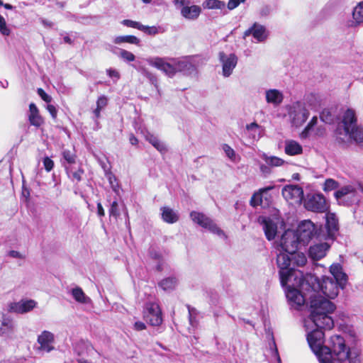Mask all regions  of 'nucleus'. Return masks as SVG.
<instances>
[{
	"label": "nucleus",
	"mask_w": 363,
	"mask_h": 363,
	"mask_svg": "<svg viewBox=\"0 0 363 363\" xmlns=\"http://www.w3.org/2000/svg\"><path fill=\"white\" fill-rule=\"evenodd\" d=\"M335 304L320 296H313L310 301L309 317L304 321V327L307 332L308 343L319 359V356L328 352L324 345V333L321 329L330 330L334 322L330 315L335 311Z\"/></svg>",
	"instance_id": "nucleus-1"
},
{
	"label": "nucleus",
	"mask_w": 363,
	"mask_h": 363,
	"mask_svg": "<svg viewBox=\"0 0 363 363\" xmlns=\"http://www.w3.org/2000/svg\"><path fill=\"white\" fill-rule=\"evenodd\" d=\"M335 134L337 139L342 142L354 141L363 146V128L357 125L355 112L352 109H347L344 113Z\"/></svg>",
	"instance_id": "nucleus-2"
},
{
	"label": "nucleus",
	"mask_w": 363,
	"mask_h": 363,
	"mask_svg": "<svg viewBox=\"0 0 363 363\" xmlns=\"http://www.w3.org/2000/svg\"><path fill=\"white\" fill-rule=\"evenodd\" d=\"M326 347L328 352L324 355L319 356L320 363H345L348 360L350 363H355L350 356V349L345 345V340L340 335H333L328 340Z\"/></svg>",
	"instance_id": "nucleus-3"
},
{
	"label": "nucleus",
	"mask_w": 363,
	"mask_h": 363,
	"mask_svg": "<svg viewBox=\"0 0 363 363\" xmlns=\"http://www.w3.org/2000/svg\"><path fill=\"white\" fill-rule=\"evenodd\" d=\"M299 242L294 230H288L284 232L278 242L279 254L277 257V263L280 269L281 276H285L288 272L286 267L290 264V255L297 250Z\"/></svg>",
	"instance_id": "nucleus-4"
},
{
	"label": "nucleus",
	"mask_w": 363,
	"mask_h": 363,
	"mask_svg": "<svg viewBox=\"0 0 363 363\" xmlns=\"http://www.w3.org/2000/svg\"><path fill=\"white\" fill-rule=\"evenodd\" d=\"M309 284H313L312 286H311L313 294L310 296V300L313 296H316L330 301L329 299H333L337 296L340 288L337 282L328 277H323L321 279H318L313 275L308 274L305 286H308Z\"/></svg>",
	"instance_id": "nucleus-5"
},
{
	"label": "nucleus",
	"mask_w": 363,
	"mask_h": 363,
	"mask_svg": "<svg viewBox=\"0 0 363 363\" xmlns=\"http://www.w3.org/2000/svg\"><path fill=\"white\" fill-rule=\"evenodd\" d=\"M289 254L290 255V264L286 267L288 272L283 277L279 272L281 285H286L289 282H291L292 279H294V283H292L293 285H300L303 289H304L306 277H303L302 272L294 269V266H304L307 262V258L303 252L295 251V252Z\"/></svg>",
	"instance_id": "nucleus-6"
},
{
	"label": "nucleus",
	"mask_w": 363,
	"mask_h": 363,
	"mask_svg": "<svg viewBox=\"0 0 363 363\" xmlns=\"http://www.w3.org/2000/svg\"><path fill=\"white\" fill-rule=\"evenodd\" d=\"M258 222L262 225L265 236L269 240L274 239L278 227L283 225V220L280 218L277 210H274L271 216H259Z\"/></svg>",
	"instance_id": "nucleus-7"
},
{
	"label": "nucleus",
	"mask_w": 363,
	"mask_h": 363,
	"mask_svg": "<svg viewBox=\"0 0 363 363\" xmlns=\"http://www.w3.org/2000/svg\"><path fill=\"white\" fill-rule=\"evenodd\" d=\"M362 191L359 185L347 184L336 191L335 197L339 203L350 205L359 201V193Z\"/></svg>",
	"instance_id": "nucleus-8"
},
{
	"label": "nucleus",
	"mask_w": 363,
	"mask_h": 363,
	"mask_svg": "<svg viewBox=\"0 0 363 363\" xmlns=\"http://www.w3.org/2000/svg\"><path fill=\"white\" fill-rule=\"evenodd\" d=\"M292 283H294V279H292L291 282H289L285 285H288L286 296L291 306L296 309H298L304 305L306 298L305 296L303 295L296 287H299L301 290H309L311 285L309 284L308 286H304V289H303L300 285H293Z\"/></svg>",
	"instance_id": "nucleus-9"
},
{
	"label": "nucleus",
	"mask_w": 363,
	"mask_h": 363,
	"mask_svg": "<svg viewBox=\"0 0 363 363\" xmlns=\"http://www.w3.org/2000/svg\"><path fill=\"white\" fill-rule=\"evenodd\" d=\"M190 217L194 223H196L203 228H205L220 237L225 236L223 231L216 225V223L203 213L192 211L190 213Z\"/></svg>",
	"instance_id": "nucleus-10"
},
{
	"label": "nucleus",
	"mask_w": 363,
	"mask_h": 363,
	"mask_svg": "<svg viewBox=\"0 0 363 363\" xmlns=\"http://www.w3.org/2000/svg\"><path fill=\"white\" fill-rule=\"evenodd\" d=\"M289 116L291 123L294 126L299 127L307 120L309 112L304 104L296 102L289 107Z\"/></svg>",
	"instance_id": "nucleus-11"
},
{
	"label": "nucleus",
	"mask_w": 363,
	"mask_h": 363,
	"mask_svg": "<svg viewBox=\"0 0 363 363\" xmlns=\"http://www.w3.org/2000/svg\"><path fill=\"white\" fill-rule=\"evenodd\" d=\"M149 65L155 67L169 77L175 75L173 58L150 57L146 59Z\"/></svg>",
	"instance_id": "nucleus-12"
},
{
	"label": "nucleus",
	"mask_w": 363,
	"mask_h": 363,
	"mask_svg": "<svg viewBox=\"0 0 363 363\" xmlns=\"http://www.w3.org/2000/svg\"><path fill=\"white\" fill-rule=\"evenodd\" d=\"M218 60L222 67V75L225 78L229 77L237 66L238 62L237 55L235 53L222 51L218 53Z\"/></svg>",
	"instance_id": "nucleus-13"
},
{
	"label": "nucleus",
	"mask_w": 363,
	"mask_h": 363,
	"mask_svg": "<svg viewBox=\"0 0 363 363\" xmlns=\"http://www.w3.org/2000/svg\"><path fill=\"white\" fill-rule=\"evenodd\" d=\"M175 6L180 9L182 16L188 20H196L201 13V8L197 5H190L188 0H173Z\"/></svg>",
	"instance_id": "nucleus-14"
},
{
	"label": "nucleus",
	"mask_w": 363,
	"mask_h": 363,
	"mask_svg": "<svg viewBox=\"0 0 363 363\" xmlns=\"http://www.w3.org/2000/svg\"><path fill=\"white\" fill-rule=\"evenodd\" d=\"M144 318L152 326H159L162 323V311L157 303L150 302L145 306Z\"/></svg>",
	"instance_id": "nucleus-15"
},
{
	"label": "nucleus",
	"mask_w": 363,
	"mask_h": 363,
	"mask_svg": "<svg viewBox=\"0 0 363 363\" xmlns=\"http://www.w3.org/2000/svg\"><path fill=\"white\" fill-rule=\"evenodd\" d=\"M306 208L313 212H325L328 209L325 198L320 194L308 196L304 204Z\"/></svg>",
	"instance_id": "nucleus-16"
},
{
	"label": "nucleus",
	"mask_w": 363,
	"mask_h": 363,
	"mask_svg": "<svg viewBox=\"0 0 363 363\" xmlns=\"http://www.w3.org/2000/svg\"><path fill=\"white\" fill-rule=\"evenodd\" d=\"M294 232L297 235L299 242L306 245L314 235L315 225L311 220H303Z\"/></svg>",
	"instance_id": "nucleus-17"
},
{
	"label": "nucleus",
	"mask_w": 363,
	"mask_h": 363,
	"mask_svg": "<svg viewBox=\"0 0 363 363\" xmlns=\"http://www.w3.org/2000/svg\"><path fill=\"white\" fill-rule=\"evenodd\" d=\"M250 35L253 37L255 43H264L269 37V31L264 26L255 22L243 33L244 38Z\"/></svg>",
	"instance_id": "nucleus-18"
},
{
	"label": "nucleus",
	"mask_w": 363,
	"mask_h": 363,
	"mask_svg": "<svg viewBox=\"0 0 363 363\" xmlns=\"http://www.w3.org/2000/svg\"><path fill=\"white\" fill-rule=\"evenodd\" d=\"M282 196L289 203L299 204L303 198V191L298 185H286L282 189Z\"/></svg>",
	"instance_id": "nucleus-19"
},
{
	"label": "nucleus",
	"mask_w": 363,
	"mask_h": 363,
	"mask_svg": "<svg viewBox=\"0 0 363 363\" xmlns=\"http://www.w3.org/2000/svg\"><path fill=\"white\" fill-rule=\"evenodd\" d=\"M37 302L33 299H22L18 302H10L7 305L9 312L23 314L33 310Z\"/></svg>",
	"instance_id": "nucleus-20"
},
{
	"label": "nucleus",
	"mask_w": 363,
	"mask_h": 363,
	"mask_svg": "<svg viewBox=\"0 0 363 363\" xmlns=\"http://www.w3.org/2000/svg\"><path fill=\"white\" fill-rule=\"evenodd\" d=\"M38 349L45 352H50L55 349V335L52 333L44 330L38 337Z\"/></svg>",
	"instance_id": "nucleus-21"
},
{
	"label": "nucleus",
	"mask_w": 363,
	"mask_h": 363,
	"mask_svg": "<svg viewBox=\"0 0 363 363\" xmlns=\"http://www.w3.org/2000/svg\"><path fill=\"white\" fill-rule=\"evenodd\" d=\"M330 272L340 287L344 289L347 281V276L343 272L342 266L340 264H333L330 267Z\"/></svg>",
	"instance_id": "nucleus-22"
},
{
	"label": "nucleus",
	"mask_w": 363,
	"mask_h": 363,
	"mask_svg": "<svg viewBox=\"0 0 363 363\" xmlns=\"http://www.w3.org/2000/svg\"><path fill=\"white\" fill-rule=\"evenodd\" d=\"M266 102L276 107L284 101L283 92L277 89H269L264 92Z\"/></svg>",
	"instance_id": "nucleus-23"
},
{
	"label": "nucleus",
	"mask_w": 363,
	"mask_h": 363,
	"mask_svg": "<svg viewBox=\"0 0 363 363\" xmlns=\"http://www.w3.org/2000/svg\"><path fill=\"white\" fill-rule=\"evenodd\" d=\"M329 248L330 245L326 242L315 244L309 248V257L313 260L320 259L326 255Z\"/></svg>",
	"instance_id": "nucleus-24"
},
{
	"label": "nucleus",
	"mask_w": 363,
	"mask_h": 363,
	"mask_svg": "<svg viewBox=\"0 0 363 363\" xmlns=\"http://www.w3.org/2000/svg\"><path fill=\"white\" fill-rule=\"evenodd\" d=\"M263 128L256 122L247 124L245 129V135L252 140H258L263 135Z\"/></svg>",
	"instance_id": "nucleus-25"
},
{
	"label": "nucleus",
	"mask_w": 363,
	"mask_h": 363,
	"mask_svg": "<svg viewBox=\"0 0 363 363\" xmlns=\"http://www.w3.org/2000/svg\"><path fill=\"white\" fill-rule=\"evenodd\" d=\"M274 189V186H269L262 189L259 192L254 194L251 199V204L253 206H265L268 204L267 202V191Z\"/></svg>",
	"instance_id": "nucleus-26"
},
{
	"label": "nucleus",
	"mask_w": 363,
	"mask_h": 363,
	"mask_svg": "<svg viewBox=\"0 0 363 363\" xmlns=\"http://www.w3.org/2000/svg\"><path fill=\"white\" fill-rule=\"evenodd\" d=\"M303 152L301 145L294 140H286L284 141V152L289 156L301 155Z\"/></svg>",
	"instance_id": "nucleus-27"
},
{
	"label": "nucleus",
	"mask_w": 363,
	"mask_h": 363,
	"mask_svg": "<svg viewBox=\"0 0 363 363\" xmlns=\"http://www.w3.org/2000/svg\"><path fill=\"white\" fill-rule=\"evenodd\" d=\"M28 120L30 123L35 127H40L44 123V120L40 115L38 108L33 103L29 106Z\"/></svg>",
	"instance_id": "nucleus-28"
},
{
	"label": "nucleus",
	"mask_w": 363,
	"mask_h": 363,
	"mask_svg": "<svg viewBox=\"0 0 363 363\" xmlns=\"http://www.w3.org/2000/svg\"><path fill=\"white\" fill-rule=\"evenodd\" d=\"M1 322L0 335H9L13 333L15 328V325L11 317L3 314Z\"/></svg>",
	"instance_id": "nucleus-29"
},
{
	"label": "nucleus",
	"mask_w": 363,
	"mask_h": 363,
	"mask_svg": "<svg viewBox=\"0 0 363 363\" xmlns=\"http://www.w3.org/2000/svg\"><path fill=\"white\" fill-rule=\"evenodd\" d=\"M162 219L167 223H174L179 220V214L172 208L164 206L160 208Z\"/></svg>",
	"instance_id": "nucleus-30"
},
{
	"label": "nucleus",
	"mask_w": 363,
	"mask_h": 363,
	"mask_svg": "<svg viewBox=\"0 0 363 363\" xmlns=\"http://www.w3.org/2000/svg\"><path fill=\"white\" fill-rule=\"evenodd\" d=\"M175 74L179 72H187L193 68L188 57L173 58Z\"/></svg>",
	"instance_id": "nucleus-31"
},
{
	"label": "nucleus",
	"mask_w": 363,
	"mask_h": 363,
	"mask_svg": "<svg viewBox=\"0 0 363 363\" xmlns=\"http://www.w3.org/2000/svg\"><path fill=\"white\" fill-rule=\"evenodd\" d=\"M326 228L330 237L333 236L334 233L338 230V221L335 213H328L326 214Z\"/></svg>",
	"instance_id": "nucleus-32"
},
{
	"label": "nucleus",
	"mask_w": 363,
	"mask_h": 363,
	"mask_svg": "<svg viewBox=\"0 0 363 363\" xmlns=\"http://www.w3.org/2000/svg\"><path fill=\"white\" fill-rule=\"evenodd\" d=\"M71 294L74 300L80 303L89 304L91 302V298L87 296L80 287H75L72 289Z\"/></svg>",
	"instance_id": "nucleus-33"
},
{
	"label": "nucleus",
	"mask_w": 363,
	"mask_h": 363,
	"mask_svg": "<svg viewBox=\"0 0 363 363\" xmlns=\"http://www.w3.org/2000/svg\"><path fill=\"white\" fill-rule=\"evenodd\" d=\"M262 158L265 163L271 167H279L286 164V162L283 159L276 156H269L266 154H263Z\"/></svg>",
	"instance_id": "nucleus-34"
},
{
	"label": "nucleus",
	"mask_w": 363,
	"mask_h": 363,
	"mask_svg": "<svg viewBox=\"0 0 363 363\" xmlns=\"http://www.w3.org/2000/svg\"><path fill=\"white\" fill-rule=\"evenodd\" d=\"M113 42L115 44L121 45L122 43H129L133 45H139L140 40L135 35H119L113 38Z\"/></svg>",
	"instance_id": "nucleus-35"
},
{
	"label": "nucleus",
	"mask_w": 363,
	"mask_h": 363,
	"mask_svg": "<svg viewBox=\"0 0 363 363\" xmlns=\"http://www.w3.org/2000/svg\"><path fill=\"white\" fill-rule=\"evenodd\" d=\"M145 139L150 143H151L158 151L162 152L166 150L164 144L162 141H160L157 136L154 135L153 134L147 133L145 135Z\"/></svg>",
	"instance_id": "nucleus-36"
},
{
	"label": "nucleus",
	"mask_w": 363,
	"mask_h": 363,
	"mask_svg": "<svg viewBox=\"0 0 363 363\" xmlns=\"http://www.w3.org/2000/svg\"><path fill=\"white\" fill-rule=\"evenodd\" d=\"M202 6L205 9H220L222 10L225 7V3L220 0H205Z\"/></svg>",
	"instance_id": "nucleus-37"
},
{
	"label": "nucleus",
	"mask_w": 363,
	"mask_h": 363,
	"mask_svg": "<svg viewBox=\"0 0 363 363\" xmlns=\"http://www.w3.org/2000/svg\"><path fill=\"white\" fill-rule=\"evenodd\" d=\"M177 284V281L174 277H168L162 279L159 283V286L164 291H172L175 289Z\"/></svg>",
	"instance_id": "nucleus-38"
},
{
	"label": "nucleus",
	"mask_w": 363,
	"mask_h": 363,
	"mask_svg": "<svg viewBox=\"0 0 363 363\" xmlns=\"http://www.w3.org/2000/svg\"><path fill=\"white\" fill-rule=\"evenodd\" d=\"M352 17L355 23H363V1L359 3L354 9Z\"/></svg>",
	"instance_id": "nucleus-39"
},
{
	"label": "nucleus",
	"mask_w": 363,
	"mask_h": 363,
	"mask_svg": "<svg viewBox=\"0 0 363 363\" xmlns=\"http://www.w3.org/2000/svg\"><path fill=\"white\" fill-rule=\"evenodd\" d=\"M222 150L225 152L226 157H228L232 162H237L238 157L235 150L230 146L227 144H223L222 145Z\"/></svg>",
	"instance_id": "nucleus-40"
},
{
	"label": "nucleus",
	"mask_w": 363,
	"mask_h": 363,
	"mask_svg": "<svg viewBox=\"0 0 363 363\" xmlns=\"http://www.w3.org/2000/svg\"><path fill=\"white\" fill-rule=\"evenodd\" d=\"M317 121H318V118L316 116H314L312 118V119L308 123L307 126L305 128V129L301 133V137L302 138H306L308 137V133L312 129V128L317 123Z\"/></svg>",
	"instance_id": "nucleus-41"
},
{
	"label": "nucleus",
	"mask_w": 363,
	"mask_h": 363,
	"mask_svg": "<svg viewBox=\"0 0 363 363\" xmlns=\"http://www.w3.org/2000/svg\"><path fill=\"white\" fill-rule=\"evenodd\" d=\"M338 186V183L333 179H328L325 181L323 184V190L325 191H330L333 189H335Z\"/></svg>",
	"instance_id": "nucleus-42"
},
{
	"label": "nucleus",
	"mask_w": 363,
	"mask_h": 363,
	"mask_svg": "<svg viewBox=\"0 0 363 363\" xmlns=\"http://www.w3.org/2000/svg\"><path fill=\"white\" fill-rule=\"evenodd\" d=\"M0 33L5 36H8L11 33V29L7 26L5 18L1 15H0Z\"/></svg>",
	"instance_id": "nucleus-43"
},
{
	"label": "nucleus",
	"mask_w": 363,
	"mask_h": 363,
	"mask_svg": "<svg viewBox=\"0 0 363 363\" xmlns=\"http://www.w3.org/2000/svg\"><path fill=\"white\" fill-rule=\"evenodd\" d=\"M120 57L125 62H133L135 60V57L131 52L125 50H121L120 52Z\"/></svg>",
	"instance_id": "nucleus-44"
},
{
	"label": "nucleus",
	"mask_w": 363,
	"mask_h": 363,
	"mask_svg": "<svg viewBox=\"0 0 363 363\" xmlns=\"http://www.w3.org/2000/svg\"><path fill=\"white\" fill-rule=\"evenodd\" d=\"M140 30L148 35H156L159 33V29L156 26H147L141 24Z\"/></svg>",
	"instance_id": "nucleus-45"
},
{
	"label": "nucleus",
	"mask_w": 363,
	"mask_h": 363,
	"mask_svg": "<svg viewBox=\"0 0 363 363\" xmlns=\"http://www.w3.org/2000/svg\"><path fill=\"white\" fill-rule=\"evenodd\" d=\"M121 23L123 26H125L127 27L136 28V29H138V30H140L141 23L140 22L132 21V20L125 19V20L122 21Z\"/></svg>",
	"instance_id": "nucleus-46"
},
{
	"label": "nucleus",
	"mask_w": 363,
	"mask_h": 363,
	"mask_svg": "<svg viewBox=\"0 0 363 363\" xmlns=\"http://www.w3.org/2000/svg\"><path fill=\"white\" fill-rule=\"evenodd\" d=\"M63 157L67 162H69L70 164L74 163V162H75L74 155H73L68 150H65L63 152Z\"/></svg>",
	"instance_id": "nucleus-47"
},
{
	"label": "nucleus",
	"mask_w": 363,
	"mask_h": 363,
	"mask_svg": "<svg viewBox=\"0 0 363 363\" xmlns=\"http://www.w3.org/2000/svg\"><path fill=\"white\" fill-rule=\"evenodd\" d=\"M246 0H229L227 4L229 10L237 8L241 3H244Z\"/></svg>",
	"instance_id": "nucleus-48"
},
{
	"label": "nucleus",
	"mask_w": 363,
	"mask_h": 363,
	"mask_svg": "<svg viewBox=\"0 0 363 363\" xmlns=\"http://www.w3.org/2000/svg\"><path fill=\"white\" fill-rule=\"evenodd\" d=\"M109 213L111 216L117 217L119 215L118 213V202L116 201H114L111 205V208L109 209Z\"/></svg>",
	"instance_id": "nucleus-49"
},
{
	"label": "nucleus",
	"mask_w": 363,
	"mask_h": 363,
	"mask_svg": "<svg viewBox=\"0 0 363 363\" xmlns=\"http://www.w3.org/2000/svg\"><path fill=\"white\" fill-rule=\"evenodd\" d=\"M43 164H44L45 169L48 172L51 171L54 167L53 161L48 157L44 159Z\"/></svg>",
	"instance_id": "nucleus-50"
},
{
	"label": "nucleus",
	"mask_w": 363,
	"mask_h": 363,
	"mask_svg": "<svg viewBox=\"0 0 363 363\" xmlns=\"http://www.w3.org/2000/svg\"><path fill=\"white\" fill-rule=\"evenodd\" d=\"M38 95L41 97V99L45 101V102H50L51 100H52V97L48 95V94H46L43 89H38Z\"/></svg>",
	"instance_id": "nucleus-51"
},
{
	"label": "nucleus",
	"mask_w": 363,
	"mask_h": 363,
	"mask_svg": "<svg viewBox=\"0 0 363 363\" xmlns=\"http://www.w3.org/2000/svg\"><path fill=\"white\" fill-rule=\"evenodd\" d=\"M108 99L106 96H100L96 101V106L103 109L107 105Z\"/></svg>",
	"instance_id": "nucleus-52"
},
{
	"label": "nucleus",
	"mask_w": 363,
	"mask_h": 363,
	"mask_svg": "<svg viewBox=\"0 0 363 363\" xmlns=\"http://www.w3.org/2000/svg\"><path fill=\"white\" fill-rule=\"evenodd\" d=\"M83 173H84L83 170L81 169H79L78 170L72 173V178L74 180H76L77 182H79L82 179V175L83 174Z\"/></svg>",
	"instance_id": "nucleus-53"
},
{
	"label": "nucleus",
	"mask_w": 363,
	"mask_h": 363,
	"mask_svg": "<svg viewBox=\"0 0 363 363\" xmlns=\"http://www.w3.org/2000/svg\"><path fill=\"white\" fill-rule=\"evenodd\" d=\"M320 118L326 123H329L332 121V117H331L330 113H329V111H324L322 112V113L320 115Z\"/></svg>",
	"instance_id": "nucleus-54"
},
{
	"label": "nucleus",
	"mask_w": 363,
	"mask_h": 363,
	"mask_svg": "<svg viewBox=\"0 0 363 363\" xmlns=\"http://www.w3.org/2000/svg\"><path fill=\"white\" fill-rule=\"evenodd\" d=\"M108 75L111 78H115L118 80L120 78L119 72L116 69H109L107 70Z\"/></svg>",
	"instance_id": "nucleus-55"
},
{
	"label": "nucleus",
	"mask_w": 363,
	"mask_h": 363,
	"mask_svg": "<svg viewBox=\"0 0 363 363\" xmlns=\"http://www.w3.org/2000/svg\"><path fill=\"white\" fill-rule=\"evenodd\" d=\"M47 110L50 113V115L52 116V118H54V119L56 118L57 111L56 108L53 105H52V104L48 105L47 106Z\"/></svg>",
	"instance_id": "nucleus-56"
},
{
	"label": "nucleus",
	"mask_w": 363,
	"mask_h": 363,
	"mask_svg": "<svg viewBox=\"0 0 363 363\" xmlns=\"http://www.w3.org/2000/svg\"><path fill=\"white\" fill-rule=\"evenodd\" d=\"M146 328V325L141 321H137L134 324V329L138 331L143 330Z\"/></svg>",
	"instance_id": "nucleus-57"
},
{
	"label": "nucleus",
	"mask_w": 363,
	"mask_h": 363,
	"mask_svg": "<svg viewBox=\"0 0 363 363\" xmlns=\"http://www.w3.org/2000/svg\"><path fill=\"white\" fill-rule=\"evenodd\" d=\"M259 169L262 173L265 175L269 174L271 173V167L268 166L267 164H261Z\"/></svg>",
	"instance_id": "nucleus-58"
},
{
	"label": "nucleus",
	"mask_w": 363,
	"mask_h": 363,
	"mask_svg": "<svg viewBox=\"0 0 363 363\" xmlns=\"http://www.w3.org/2000/svg\"><path fill=\"white\" fill-rule=\"evenodd\" d=\"M9 255L13 258L23 259L24 256L18 251L11 250L9 252Z\"/></svg>",
	"instance_id": "nucleus-59"
},
{
	"label": "nucleus",
	"mask_w": 363,
	"mask_h": 363,
	"mask_svg": "<svg viewBox=\"0 0 363 363\" xmlns=\"http://www.w3.org/2000/svg\"><path fill=\"white\" fill-rule=\"evenodd\" d=\"M270 12V9L268 6H264L260 10V15L262 16H267Z\"/></svg>",
	"instance_id": "nucleus-60"
},
{
	"label": "nucleus",
	"mask_w": 363,
	"mask_h": 363,
	"mask_svg": "<svg viewBox=\"0 0 363 363\" xmlns=\"http://www.w3.org/2000/svg\"><path fill=\"white\" fill-rule=\"evenodd\" d=\"M97 210H98V215L99 216H104V210L103 208V206L101 203H97Z\"/></svg>",
	"instance_id": "nucleus-61"
},
{
	"label": "nucleus",
	"mask_w": 363,
	"mask_h": 363,
	"mask_svg": "<svg viewBox=\"0 0 363 363\" xmlns=\"http://www.w3.org/2000/svg\"><path fill=\"white\" fill-rule=\"evenodd\" d=\"M129 140L130 143L133 145L138 144V139L133 135H130Z\"/></svg>",
	"instance_id": "nucleus-62"
},
{
	"label": "nucleus",
	"mask_w": 363,
	"mask_h": 363,
	"mask_svg": "<svg viewBox=\"0 0 363 363\" xmlns=\"http://www.w3.org/2000/svg\"><path fill=\"white\" fill-rule=\"evenodd\" d=\"M102 109L101 108H99V107L96 106V108L94 110V113L95 114V116L98 118L100 116V112Z\"/></svg>",
	"instance_id": "nucleus-63"
},
{
	"label": "nucleus",
	"mask_w": 363,
	"mask_h": 363,
	"mask_svg": "<svg viewBox=\"0 0 363 363\" xmlns=\"http://www.w3.org/2000/svg\"><path fill=\"white\" fill-rule=\"evenodd\" d=\"M4 7L6 9H12L13 8V6L9 4H4Z\"/></svg>",
	"instance_id": "nucleus-64"
}]
</instances>
